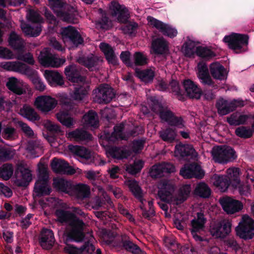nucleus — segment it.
I'll use <instances>...</instances> for the list:
<instances>
[{
	"mask_svg": "<svg viewBox=\"0 0 254 254\" xmlns=\"http://www.w3.org/2000/svg\"><path fill=\"white\" fill-rule=\"evenodd\" d=\"M152 49L155 54H165L168 51V44L163 38L157 39L152 42Z\"/></svg>",
	"mask_w": 254,
	"mask_h": 254,
	"instance_id": "nucleus-45",
	"label": "nucleus"
},
{
	"mask_svg": "<svg viewBox=\"0 0 254 254\" xmlns=\"http://www.w3.org/2000/svg\"><path fill=\"white\" fill-rule=\"evenodd\" d=\"M194 153L195 150L191 145L182 144H179L176 146L174 152L175 156L177 157L193 155Z\"/></svg>",
	"mask_w": 254,
	"mask_h": 254,
	"instance_id": "nucleus-41",
	"label": "nucleus"
},
{
	"mask_svg": "<svg viewBox=\"0 0 254 254\" xmlns=\"http://www.w3.org/2000/svg\"><path fill=\"white\" fill-rule=\"evenodd\" d=\"M198 43L189 39L183 45L182 51L185 56L190 57L193 55L194 53H196V48Z\"/></svg>",
	"mask_w": 254,
	"mask_h": 254,
	"instance_id": "nucleus-49",
	"label": "nucleus"
},
{
	"mask_svg": "<svg viewBox=\"0 0 254 254\" xmlns=\"http://www.w3.org/2000/svg\"><path fill=\"white\" fill-rule=\"evenodd\" d=\"M158 196L163 201L174 205H178L187 199L191 191L190 185L183 186L179 190L176 196H173L175 190V185L172 182L167 180L161 181L158 185Z\"/></svg>",
	"mask_w": 254,
	"mask_h": 254,
	"instance_id": "nucleus-2",
	"label": "nucleus"
},
{
	"mask_svg": "<svg viewBox=\"0 0 254 254\" xmlns=\"http://www.w3.org/2000/svg\"><path fill=\"white\" fill-rule=\"evenodd\" d=\"M180 174L186 179L191 178L201 179L204 176V172L200 166L196 164L185 165L181 169Z\"/></svg>",
	"mask_w": 254,
	"mask_h": 254,
	"instance_id": "nucleus-26",
	"label": "nucleus"
},
{
	"mask_svg": "<svg viewBox=\"0 0 254 254\" xmlns=\"http://www.w3.org/2000/svg\"><path fill=\"white\" fill-rule=\"evenodd\" d=\"M58 101L49 95H41L36 98L34 105L39 110L47 113L53 110L57 105Z\"/></svg>",
	"mask_w": 254,
	"mask_h": 254,
	"instance_id": "nucleus-21",
	"label": "nucleus"
},
{
	"mask_svg": "<svg viewBox=\"0 0 254 254\" xmlns=\"http://www.w3.org/2000/svg\"><path fill=\"white\" fill-rule=\"evenodd\" d=\"M226 176L214 175L212 180L215 186L221 191L227 190L229 186L231 184L233 187H237L239 183V169L237 168H230L227 169Z\"/></svg>",
	"mask_w": 254,
	"mask_h": 254,
	"instance_id": "nucleus-6",
	"label": "nucleus"
},
{
	"mask_svg": "<svg viewBox=\"0 0 254 254\" xmlns=\"http://www.w3.org/2000/svg\"><path fill=\"white\" fill-rule=\"evenodd\" d=\"M44 76L52 87L62 86L64 83L63 76L57 71L45 70Z\"/></svg>",
	"mask_w": 254,
	"mask_h": 254,
	"instance_id": "nucleus-30",
	"label": "nucleus"
},
{
	"mask_svg": "<svg viewBox=\"0 0 254 254\" xmlns=\"http://www.w3.org/2000/svg\"><path fill=\"white\" fill-rule=\"evenodd\" d=\"M38 60L41 65L45 67L58 68L65 63V58H60L52 54L48 48L43 49L38 56Z\"/></svg>",
	"mask_w": 254,
	"mask_h": 254,
	"instance_id": "nucleus-14",
	"label": "nucleus"
},
{
	"mask_svg": "<svg viewBox=\"0 0 254 254\" xmlns=\"http://www.w3.org/2000/svg\"><path fill=\"white\" fill-rule=\"evenodd\" d=\"M248 119V116L247 115H241L238 113H235L227 118V122L230 125L238 126L244 124Z\"/></svg>",
	"mask_w": 254,
	"mask_h": 254,
	"instance_id": "nucleus-50",
	"label": "nucleus"
},
{
	"mask_svg": "<svg viewBox=\"0 0 254 254\" xmlns=\"http://www.w3.org/2000/svg\"><path fill=\"white\" fill-rule=\"evenodd\" d=\"M152 110L159 115L161 120L169 125L177 128H182L185 127L184 122L182 118L175 116L161 102L155 97L150 98Z\"/></svg>",
	"mask_w": 254,
	"mask_h": 254,
	"instance_id": "nucleus-4",
	"label": "nucleus"
},
{
	"mask_svg": "<svg viewBox=\"0 0 254 254\" xmlns=\"http://www.w3.org/2000/svg\"><path fill=\"white\" fill-rule=\"evenodd\" d=\"M94 100L99 103H107L110 102L115 96L113 88L107 84L99 86L94 90Z\"/></svg>",
	"mask_w": 254,
	"mask_h": 254,
	"instance_id": "nucleus-19",
	"label": "nucleus"
},
{
	"mask_svg": "<svg viewBox=\"0 0 254 254\" xmlns=\"http://www.w3.org/2000/svg\"><path fill=\"white\" fill-rule=\"evenodd\" d=\"M112 15L116 16L120 22H126L128 18V11L127 7L120 4L118 2L112 1L110 6Z\"/></svg>",
	"mask_w": 254,
	"mask_h": 254,
	"instance_id": "nucleus-28",
	"label": "nucleus"
},
{
	"mask_svg": "<svg viewBox=\"0 0 254 254\" xmlns=\"http://www.w3.org/2000/svg\"><path fill=\"white\" fill-rule=\"evenodd\" d=\"M72 193L70 195H75L78 198H84L88 197L90 194V187L84 184H78L73 185Z\"/></svg>",
	"mask_w": 254,
	"mask_h": 254,
	"instance_id": "nucleus-37",
	"label": "nucleus"
},
{
	"mask_svg": "<svg viewBox=\"0 0 254 254\" xmlns=\"http://www.w3.org/2000/svg\"><path fill=\"white\" fill-rule=\"evenodd\" d=\"M205 221L206 219L203 214L201 213H198L197 217L192 219L191 222V233L193 238L196 241H201L202 240L201 237L198 236L197 233L203 230Z\"/></svg>",
	"mask_w": 254,
	"mask_h": 254,
	"instance_id": "nucleus-29",
	"label": "nucleus"
},
{
	"mask_svg": "<svg viewBox=\"0 0 254 254\" xmlns=\"http://www.w3.org/2000/svg\"><path fill=\"white\" fill-rule=\"evenodd\" d=\"M69 150L84 164H90L93 161V156L91 152L85 147L78 145H69Z\"/></svg>",
	"mask_w": 254,
	"mask_h": 254,
	"instance_id": "nucleus-22",
	"label": "nucleus"
},
{
	"mask_svg": "<svg viewBox=\"0 0 254 254\" xmlns=\"http://www.w3.org/2000/svg\"><path fill=\"white\" fill-rule=\"evenodd\" d=\"M2 135L3 137L10 140L14 139L17 136L15 129L10 127L4 128L2 132Z\"/></svg>",
	"mask_w": 254,
	"mask_h": 254,
	"instance_id": "nucleus-58",
	"label": "nucleus"
},
{
	"mask_svg": "<svg viewBox=\"0 0 254 254\" xmlns=\"http://www.w3.org/2000/svg\"><path fill=\"white\" fill-rule=\"evenodd\" d=\"M51 165L53 170L57 173L73 175L75 173L80 174L82 172L81 169L69 166L67 162L62 159H53Z\"/></svg>",
	"mask_w": 254,
	"mask_h": 254,
	"instance_id": "nucleus-20",
	"label": "nucleus"
},
{
	"mask_svg": "<svg viewBox=\"0 0 254 254\" xmlns=\"http://www.w3.org/2000/svg\"><path fill=\"white\" fill-rule=\"evenodd\" d=\"M9 45L14 50H21L24 47V41L14 32L10 33L8 39Z\"/></svg>",
	"mask_w": 254,
	"mask_h": 254,
	"instance_id": "nucleus-47",
	"label": "nucleus"
},
{
	"mask_svg": "<svg viewBox=\"0 0 254 254\" xmlns=\"http://www.w3.org/2000/svg\"><path fill=\"white\" fill-rule=\"evenodd\" d=\"M15 175L14 183L19 187L28 186L32 179L31 171L22 163L17 164Z\"/></svg>",
	"mask_w": 254,
	"mask_h": 254,
	"instance_id": "nucleus-18",
	"label": "nucleus"
},
{
	"mask_svg": "<svg viewBox=\"0 0 254 254\" xmlns=\"http://www.w3.org/2000/svg\"><path fill=\"white\" fill-rule=\"evenodd\" d=\"M198 77L201 83L204 84L211 85L212 79L208 73V68L205 63H200L197 65Z\"/></svg>",
	"mask_w": 254,
	"mask_h": 254,
	"instance_id": "nucleus-39",
	"label": "nucleus"
},
{
	"mask_svg": "<svg viewBox=\"0 0 254 254\" xmlns=\"http://www.w3.org/2000/svg\"><path fill=\"white\" fill-rule=\"evenodd\" d=\"M66 78L72 83H78L74 91L70 93V97L75 100L80 101L85 98L88 93V86L84 83L85 79L81 76L79 70L74 65L66 66L64 69Z\"/></svg>",
	"mask_w": 254,
	"mask_h": 254,
	"instance_id": "nucleus-3",
	"label": "nucleus"
},
{
	"mask_svg": "<svg viewBox=\"0 0 254 254\" xmlns=\"http://www.w3.org/2000/svg\"><path fill=\"white\" fill-rule=\"evenodd\" d=\"M147 20L149 26L158 29L164 35H167L170 38H173L177 36L178 33L177 30L172 26L166 24L152 16H148Z\"/></svg>",
	"mask_w": 254,
	"mask_h": 254,
	"instance_id": "nucleus-24",
	"label": "nucleus"
},
{
	"mask_svg": "<svg viewBox=\"0 0 254 254\" xmlns=\"http://www.w3.org/2000/svg\"><path fill=\"white\" fill-rule=\"evenodd\" d=\"M236 231L237 235L242 239H252L254 236V220L248 215H244L236 228Z\"/></svg>",
	"mask_w": 254,
	"mask_h": 254,
	"instance_id": "nucleus-15",
	"label": "nucleus"
},
{
	"mask_svg": "<svg viewBox=\"0 0 254 254\" xmlns=\"http://www.w3.org/2000/svg\"><path fill=\"white\" fill-rule=\"evenodd\" d=\"M14 154L13 151L0 146V161H5L12 158Z\"/></svg>",
	"mask_w": 254,
	"mask_h": 254,
	"instance_id": "nucleus-59",
	"label": "nucleus"
},
{
	"mask_svg": "<svg viewBox=\"0 0 254 254\" xmlns=\"http://www.w3.org/2000/svg\"><path fill=\"white\" fill-rule=\"evenodd\" d=\"M181 213H177L175 214L174 220V223L176 227L179 230H182L184 227L185 221L187 218H182Z\"/></svg>",
	"mask_w": 254,
	"mask_h": 254,
	"instance_id": "nucleus-63",
	"label": "nucleus"
},
{
	"mask_svg": "<svg viewBox=\"0 0 254 254\" xmlns=\"http://www.w3.org/2000/svg\"><path fill=\"white\" fill-rule=\"evenodd\" d=\"M6 86L9 90L18 95L23 94L25 92V89L28 88V85L22 80L14 77L8 79Z\"/></svg>",
	"mask_w": 254,
	"mask_h": 254,
	"instance_id": "nucleus-31",
	"label": "nucleus"
},
{
	"mask_svg": "<svg viewBox=\"0 0 254 254\" xmlns=\"http://www.w3.org/2000/svg\"><path fill=\"white\" fill-rule=\"evenodd\" d=\"M211 153L213 160L215 162L221 164L232 161L237 158L235 151L229 146H214Z\"/></svg>",
	"mask_w": 254,
	"mask_h": 254,
	"instance_id": "nucleus-10",
	"label": "nucleus"
},
{
	"mask_svg": "<svg viewBox=\"0 0 254 254\" xmlns=\"http://www.w3.org/2000/svg\"><path fill=\"white\" fill-rule=\"evenodd\" d=\"M107 155L117 159L126 158L130 155V152L124 147H108L106 148Z\"/></svg>",
	"mask_w": 254,
	"mask_h": 254,
	"instance_id": "nucleus-36",
	"label": "nucleus"
},
{
	"mask_svg": "<svg viewBox=\"0 0 254 254\" xmlns=\"http://www.w3.org/2000/svg\"><path fill=\"white\" fill-rule=\"evenodd\" d=\"M194 193L201 197L207 198L211 194V190L205 183L201 182L196 185Z\"/></svg>",
	"mask_w": 254,
	"mask_h": 254,
	"instance_id": "nucleus-51",
	"label": "nucleus"
},
{
	"mask_svg": "<svg viewBox=\"0 0 254 254\" xmlns=\"http://www.w3.org/2000/svg\"><path fill=\"white\" fill-rule=\"evenodd\" d=\"M128 126L125 124H121L114 127V131L111 134L105 132L101 136L103 139L110 142H114L119 140H127L129 136H135L139 133L135 131H128Z\"/></svg>",
	"mask_w": 254,
	"mask_h": 254,
	"instance_id": "nucleus-11",
	"label": "nucleus"
},
{
	"mask_svg": "<svg viewBox=\"0 0 254 254\" xmlns=\"http://www.w3.org/2000/svg\"><path fill=\"white\" fill-rule=\"evenodd\" d=\"M237 135L241 137L249 138L253 134V131L250 128L244 127H238L235 130Z\"/></svg>",
	"mask_w": 254,
	"mask_h": 254,
	"instance_id": "nucleus-61",
	"label": "nucleus"
},
{
	"mask_svg": "<svg viewBox=\"0 0 254 254\" xmlns=\"http://www.w3.org/2000/svg\"><path fill=\"white\" fill-rule=\"evenodd\" d=\"M51 8L58 17L68 22H77L78 12L73 6H64V0H48Z\"/></svg>",
	"mask_w": 254,
	"mask_h": 254,
	"instance_id": "nucleus-5",
	"label": "nucleus"
},
{
	"mask_svg": "<svg viewBox=\"0 0 254 254\" xmlns=\"http://www.w3.org/2000/svg\"><path fill=\"white\" fill-rule=\"evenodd\" d=\"M61 35L64 44L69 49L77 47L83 42L79 32L71 26L62 28Z\"/></svg>",
	"mask_w": 254,
	"mask_h": 254,
	"instance_id": "nucleus-12",
	"label": "nucleus"
},
{
	"mask_svg": "<svg viewBox=\"0 0 254 254\" xmlns=\"http://www.w3.org/2000/svg\"><path fill=\"white\" fill-rule=\"evenodd\" d=\"M83 122L84 126L96 128L99 125V120L97 114L93 111H89L83 117Z\"/></svg>",
	"mask_w": 254,
	"mask_h": 254,
	"instance_id": "nucleus-43",
	"label": "nucleus"
},
{
	"mask_svg": "<svg viewBox=\"0 0 254 254\" xmlns=\"http://www.w3.org/2000/svg\"><path fill=\"white\" fill-rule=\"evenodd\" d=\"M13 173V167L11 164H5L0 168V177L4 180H8Z\"/></svg>",
	"mask_w": 254,
	"mask_h": 254,
	"instance_id": "nucleus-53",
	"label": "nucleus"
},
{
	"mask_svg": "<svg viewBox=\"0 0 254 254\" xmlns=\"http://www.w3.org/2000/svg\"><path fill=\"white\" fill-rule=\"evenodd\" d=\"M243 105V101L239 100L228 101L221 98L219 99L216 103L218 113L222 116L226 115L233 111L236 107Z\"/></svg>",
	"mask_w": 254,
	"mask_h": 254,
	"instance_id": "nucleus-23",
	"label": "nucleus"
},
{
	"mask_svg": "<svg viewBox=\"0 0 254 254\" xmlns=\"http://www.w3.org/2000/svg\"><path fill=\"white\" fill-rule=\"evenodd\" d=\"M175 171L174 166L168 163H162L153 165L149 171L152 178H156L164 175L165 173H171Z\"/></svg>",
	"mask_w": 254,
	"mask_h": 254,
	"instance_id": "nucleus-27",
	"label": "nucleus"
},
{
	"mask_svg": "<svg viewBox=\"0 0 254 254\" xmlns=\"http://www.w3.org/2000/svg\"><path fill=\"white\" fill-rule=\"evenodd\" d=\"M19 113L30 121L34 122L40 119L39 115L34 109L28 105H24L20 110Z\"/></svg>",
	"mask_w": 254,
	"mask_h": 254,
	"instance_id": "nucleus-46",
	"label": "nucleus"
},
{
	"mask_svg": "<svg viewBox=\"0 0 254 254\" xmlns=\"http://www.w3.org/2000/svg\"><path fill=\"white\" fill-rule=\"evenodd\" d=\"M98 235L102 240V241L107 244H110L113 240V234L104 229H102L99 231Z\"/></svg>",
	"mask_w": 254,
	"mask_h": 254,
	"instance_id": "nucleus-57",
	"label": "nucleus"
},
{
	"mask_svg": "<svg viewBox=\"0 0 254 254\" xmlns=\"http://www.w3.org/2000/svg\"><path fill=\"white\" fill-rule=\"evenodd\" d=\"M210 71L212 76L215 79L222 80L227 78V71L218 62H215L210 64Z\"/></svg>",
	"mask_w": 254,
	"mask_h": 254,
	"instance_id": "nucleus-35",
	"label": "nucleus"
},
{
	"mask_svg": "<svg viewBox=\"0 0 254 254\" xmlns=\"http://www.w3.org/2000/svg\"><path fill=\"white\" fill-rule=\"evenodd\" d=\"M0 67L8 71H12L27 75L32 81L33 78L38 76L36 70L31 68L20 62H4L0 63Z\"/></svg>",
	"mask_w": 254,
	"mask_h": 254,
	"instance_id": "nucleus-13",
	"label": "nucleus"
},
{
	"mask_svg": "<svg viewBox=\"0 0 254 254\" xmlns=\"http://www.w3.org/2000/svg\"><path fill=\"white\" fill-rule=\"evenodd\" d=\"M135 73L137 77L145 83L151 82L154 77V71L152 69H136Z\"/></svg>",
	"mask_w": 254,
	"mask_h": 254,
	"instance_id": "nucleus-48",
	"label": "nucleus"
},
{
	"mask_svg": "<svg viewBox=\"0 0 254 254\" xmlns=\"http://www.w3.org/2000/svg\"><path fill=\"white\" fill-rule=\"evenodd\" d=\"M66 137L71 141H80L91 139V134L82 129H76L66 133Z\"/></svg>",
	"mask_w": 254,
	"mask_h": 254,
	"instance_id": "nucleus-38",
	"label": "nucleus"
},
{
	"mask_svg": "<svg viewBox=\"0 0 254 254\" xmlns=\"http://www.w3.org/2000/svg\"><path fill=\"white\" fill-rule=\"evenodd\" d=\"M133 60L135 65H143L147 64L146 56L140 52H136L133 55Z\"/></svg>",
	"mask_w": 254,
	"mask_h": 254,
	"instance_id": "nucleus-60",
	"label": "nucleus"
},
{
	"mask_svg": "<svg viewBox=\"0 0 254 254\" xmlns=\"http://www.w3.org/2000/svg\"><path fill=\"white\" fill-rule=\"evenodd\" d=\"M184 86L188 95L191 98L199 99L202 95V91L196 84L190 79L184 82Z\"/></svg>",
	"mask_w": 254,
	"mask_h": 254,
	"instance_id": "nucleus-34",
	"label": "nucleus"
},
{
	"mask_svg": "<svg viewBox=\"0 0 254 254\" xmlns=\"http://www.w3.org/2000/svg\"><path fill=\"white\" fill-rule=\"evenodd\" d=\"M38 179L35 184L34 195L41 196L48 195L51 191V189L48 183L47 166L40 163L38 164Z\"/></svg>",
	"mask_w": 254,
	"mask_h": 254,
	"instance_id": "nucleus-8",
	"label": "nucleus"
},
{
	"mask_svg": "<svg viewBox=\"0 0 254 254\" xmlns=\"http://www.w3.org/2000/svg\"><path fill=\"white\" fill-rule=\"evenodd\" d=\"M60 102L62 105V109L57 114L59 122L63 125L70 127L73 124V120L71 115L75 114V105L70 101L67 95L64 94L60 95Z\"/></svg>",
	"mask_w": 254,
	"mask_h": 254,
	"instance_id": "nucleus-7",
	"label": "nucleus"
},
{
	"mask_svg": "<svg viewBox=\"0 0 254 254\" xmlns=\"http://www.w3.org/2000/svg\"><path fill=\"white\" fill-rule=\"evenodd\" d=\"M66 240V246L64 248V252L68 254H81V248L78 249L72 245L67 244Z\"/></svg>",
	"mask_w": 254,
	"mask_h": 254,
	"instance_id": "nucleus-64",
	"label": "nucleus"
},
{
	"mask_svg": "<svg viewBox=\"0 0 254 254\" xmlns=\"http://www.w3.org/2000/svg\"><path fill=\"white\" fill-rule=\"evenodd\" d=\"M53 185L59 191L68 193L69 195L72 193L71 190L73 185L70 182L62 178H55L54 179Z\"/></svg>",
	"mask_w": 254,
	"mask_h": 254,
	"instance_id": "nucleus-40",
	"label": "nucleus"
},
{
	"mask_svg": "<svg viewBox=\"0 0 254 254\" xmlns=\"http://www.w3.org/2000/svg\"><path fill=\"white\" fill-rule=\"evenodd\" d=\"M73 212L74 214L58 209L56 211L55 215L59 222L68 224V227L65 234L69 240L79 242L83 239V231L85 229L86 225L82 220L77 218L75 214L84 216V213L78 208H74Z\"/></svg>",
	"mask_w": 254,
	"mask_h": 254,
	"instance_id": "nucleus-1",
	"label": "nucleus"
},
{
	"mask_svg": "<svg viewBox=\"0 0 254 254\" xmlns=\"http://www.w3.org/2000/svg\"><path fill=\"white\" fill-rule=\"evenodd\" d=\"M248 37L246 35L232 33L226 36L223 39L229 48L237 53L242 52V49L248 44Z\"/></svg>",
	"mask_w": 254,
	"mask_h": 254,
	"instance_id": "nucleus-16",
	"label": "nucleus"
},
{
	"mask_svg": "<svg viewBox=\"0 0 254 254\" xmlns=\"http://www.w3.org/2000/svg\"><path fill=\"white\" fill-rule=\"evenodd\" d=\"M31 81L36 90L40 92H43L45 90L46 85L39 76L33 78Z\"/></svg>",
	"mask_w": 254,
	"mask_h": 254,
	"instance_id": "nucleus-62",
	"label": "nucleus"
},
{
	"mask_svg": "<svg viewBox=\"0 0 254 254\" xmlns=\"http://www.w3.org/2000/svg\"><path fill=\"white\" fill-rule=\"evenodd\" d=\"M231 226L229 220L215 221L210 226V232L215 238H223L231 232Z\"/></svg>",
	"mask_w": 254,
	"mask_h": 254,
	"instance_id": "nucleus-17",
	"label": "nucleus"
},
{
	"mask_svg": "<svg viewBox=\"0 0 254 254\" xmlns=\"http://www.w3.org/2000/svg\"><path fill=\"white\" fill-rule=\"evenodd\" d=\"M160 137L165 141L172 142L176 137V131L172 128H167L159 132Z\"/></svg>",
	"mask_w": 254,
	"mask_h": 254,
	"instance_id": "nucleus-52",
	"label": "nucleus"
},
{
	"mask_svg": "<svg viewBox=\"0 0 254 254\" xmlns=\"http://www.w3.org/2000/svg\"><path fill=\"white\" fill-rule=\"evenodd\" d=\"M125 184L128 187L133 195L141 202L140 208L143 210L145 209L144 203L146 201L142 198V190L139 186L138 183L134 180H127L125 182Z\"/></svg>",
	"mask_w": 254,
	"mask_h": 254,
	"instance_id": "nucleus-32",
	"label": "nucleus"
},
{
	"mask_svg": "<svg viewBox=\"0 0 254 254\" xmlns=\"http://www.w3.org/2000/svg\"><path fill=\"white\" fill-rule=\"evenodd\" d=\"M144 165V162L140 159L135 160L132 164L127 165L126 170L129 174H135L141 171Z\"/></svg>",
	"mask_w": 254,
	"mask_h": 254,
	"instance_id": "nucleus-54",
	"label": "nucleus"
},
{
	"mask_svg": "<svg viewBox=\"0 0 254 254\" xmlns=\"http://www.w3.org/2000/svg\"><path fill=\"white\" fill-rule=\"evenodd\" d=\"M26 18L29 21L38 23V24L35 27H32L28 26L22 20L21 21V28L22 31L25 35L31 37L38 36L41 31V27L39 24L43 22V19L37 11H35L33 9L27 10Z\"/></svg>",
	"mask_w": 254,
	"mask_h": 254,
	"instance_id": "nucleus-9",
	"label": "nucleus"
},
{
	"mask_svg": "<svg viewBox=\"0 0 254 254\" xmlns=\"http://www.w3.org/2000/svg\"><path fill=\"white\" fill-rule=\"evenodd\" d=\"M77 62L92 70L98 64L99 59L93 54H90L87 57L79 58Z\"/></svg>",
	"mask_w": 254,
	"mask_h": 254,
	"instance_id": "nucleus-44",
	"label": "nucleus"
},
{
	"mask_svg": "<svg viewBox=\"0 0 254 254\" xmlns=\"http://www.w3.org/2000/svg\"><path fill=\"white\" fill-rule=\"evenodd\" d=\"M196 55L199 57L206 59L215 56V54L210 49L201 46H198L196 48Z\"/></svg>",
	"mask_w": 254,
	"mask_h": 254,
	"instance_id": "nucleus-55",
	"label": "nucleus"
},
{
	"mask_svg": "<svg viewBox=\"0 0 254 254\" xmlns=\"http://www.w3.org/2000/svg\"><path fill=\"white\" fill-rule=\"evenodd\" d=\"M55 238L52 230L43 229L41 232L40 243L41 247L46 250L52 248L55 243Z\"/></svg>",
	"mask_w": 254,
	"mask_h": 254,
	"instance_id": "nucleus-33",
	"label": "nucleus"
},
{
	"mask_svg": "<svg viewBox=\"0 0 254 254\" xmlns=\"http://www.w3.org/2000/svg\"><path fill=\"white\" fill-rule=\"evenodd\" d=\"M88 235L89 236V241L85 243L83 247L81 248L82 254H92L95 250V247L92 244L94 239V237L91 234H89Z\"/></svg>",
	"mask_w": 254,
	"mask_h": 254,
	"instance_id": "nucleus-56",
	"label": "nucleus"
},
{
	"mask_svg": "<svg viewBox=\"0 0 254 254\" xmlns=\"http://www.w3.org/2000/svg\"><path fill=\"white\" fill-rule=\"evenodd\" d=\"M223 209L228 214H232L243 209L242 203L230 197H224L219 200Z\"/></svg>",
	"mask_w": 254,
	"mask_h": 254,
	"instance_id": "nucleus-25",
	"label": "nucleus"
},
{
	"mask_svg": "<svg viewBox=\"0 0 254 254\" xmlns=\"http://www.w3.org/2000/svg\"><path fill=\"white\" fill-rule=\"evenodd\" d=\"M100 48L104 53L106 58L109 64L116 65L118 63L117 59L116 57L112 48L108 44L101 43L100 45Z\"/></svg>",
	"mask_w": 254,
	"mask_h": 254,
	"instance_id": "nucleus-42",
	"label": "nucleus"
}]
</instances>
